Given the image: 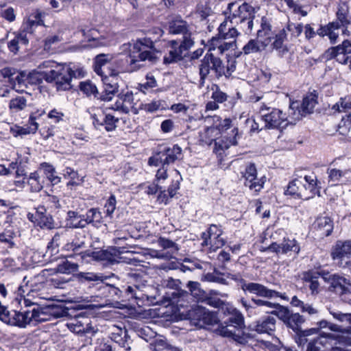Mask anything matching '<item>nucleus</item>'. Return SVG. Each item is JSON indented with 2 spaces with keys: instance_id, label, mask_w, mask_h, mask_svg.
I'll use <instances>...</instances> for the list:
<instances>
[{
  "instance_id": "obj_49",
  "label": "nucleus",
  "mask_w": 351,
  "mask_h": 351,
  "mask_svg": "<svg viewBox=\"0 0 351 351\" xmlns=\"http://www.w3.org/2000/svg\"><path fill=\"white\" fill-rule=\"evenodd\" d=\"M189 30L186 21L178 16L169 22V32L171 34H184Z\"/></svg>"
},
{
  "instance_id": "obj_25",
  "label": "nucleus",
  "mask_w": 351,
  "mask_h": 351,
  "mask_svg": "<svg viewBox=\"0 0 351 351\" xmlns=\"http://www.w3.org/2000/svg\"><path fill=\"white\" fill-rule=\"evenodd\" d=\"M231 134L223 138H217L215 141L213 152L218 156H222L225 150L228 149L232 145H237V137L239 136V130L237 127H234L231 130Z\"/></svg>"
},
{
  "instance_id": "obj_56",
  "label": "nucleus",
  "mask_w": 351,
  "mask_h": 351,
  "mask_svg": "<svg viewBox=\"0 0 351 351\" xmlns=\"http://www.w3.org/2000/svg\"><path fill=\"white\" fill-rule=\"evenodd\" d=\"M30 289V282L27 280V277H24L22 282L18 287L17 290L15 291V300L20 303L22 299H25V297L30 298V293L29 291Z\"/></svg>"
},
{
  "instance_id": "obj_63",
  "label": "nucleus",
  "mask_w": 351,
  "mask_h": 351,
  "mask_svg": "<svg viewBox=\"0 0 351 351\" xmlns=\"http://www.w3.org/2000/svg\"><path fill=\"white\" fill-rule=\"evenodd\" d=\"M117 199L114 194H110L108 198L106 200L104 208L106 217H109L110 219L113 217V213L116 209Z\"/></svg>"
},
{
  "instance_id": "obj_48",
  "label": "nucleus",
  "mask_w": 351,
  "mask_h": 351,
  "mask_svg": "<svg viewBox=\"0 0 351 351\" xmlns=\"http://www.w3.org/2000/svg\"><path fill=\"white\" fill-rule=\"evenodd\" d=\"M228 276L237 282L241 284V288L244 292H248L252 294L257 295L258 289L257 286H261V284L258 282H246V280L242 278L240 274H229Z\"/></svg>"
},
{
  "instance_id": "obj_40",
  "label": "nucleus",
  "mask_w": 351,
  "mask_h": 351,
  "mask_svg": "<svg viewBox=\"0 0 351 351\" xmlns=\"http://www.w3.org/2000/svg\"><path fill=\"white\" fill-rule=\"evenodd\" d=\"M318 104V93L316 90L308 92L302 99L299 111L302 114L312 113Z\"/></svg>"
},
{
  "instance_id": "obj_45",
  "label": "nucleus",
  "mask_w": 351,
  "mask_h": 351,
  "mask_svg": "<svg viewBox=\"0 0 351 351\" xmlns=\"http://www.w3.org/2000/svg\"><path fill=\"white\" fill-rule=\"evenodd\" d=\"M228 17L219 25L217 30V35L221 36L222 38L233 39L236 40L237 37L240 34L238 30L232 26L233 24L229 25Z\"/></svg>"
},
{
  "instance_id": "obj_62",
  "label": "nucleus",
  "mask_w": 351,
  "mask_h": 351,
  "mask_svg": "<svg viewBox=\"0 0 351 351\" xmlns=\"http://www.w3.org/2000/svg\"><path fill=\"white\" fill-rule=\"evenodd\" d=\"M348 14L349 10L347 5H343V6H339L336 12L337 19L332 22H337L339 25H343V23L350 25V21L348 19Z\"/></svg>"
},
{
  "instance_id": "obj_23",
  "label": "nucleus",
  "mask_w": 351,
  "mask_h": 351,
  "mask_svg": "<svg viewBox=\"0 0 351 351\" xmlns=\"http://www.w3.org/2000/svg\"><path fill=\"white\" fill-rule=\"evenodd\" d=\"M85 314V313H80L75 315V319L67 324V326L71 332L77 335H84L90 331L92 329L91 322Z\"/></svg>"
},
{
  "instance_id": "obj_36",
  "label": "nucleus",
  "mask_w": 351,
  "mask_h": 351,
  "mask_svg": "<svg viewBox=\"0 0 351 351\" xmlns=\"http://www.w3.org/2000/svg\"><path fill=\"white\" fill-rule=\"evenodd\" d=\"M268 43L261 39H250L242 48V51H238L236 57H239L242 53L245 56L251 53H261L268 47Z\"/></svg>"
},
{
  "instance_id": "obj_6",
  "label": "nucleus",
  "mask_w": 351,
  "mask_h": 351,
  "mask_svg": "<svg viewBox=\"0 0 351 351\" xmlns=\"http://www.w3.org/2000/svg\"><path fill=\"white\" fill-rule=\"evenodd\" d=\"M69 72V65L58 64L53 69L38 72L36 83L40 85L45 80L52 84L57 91H68L73 88Z\"/></svg>"
},
{
  "instance_id": "obj_29",
  "label": "nucleus",
  "mask_w": 351,
  "mask_h": 351,
  "mask_svg": "<svg viewBox=\"0 0 351 351\" xmlns=\"http://www.w3.org/2000/svg\"><path fill=\"white\" fill-rule=\"evenodd\" d=\"M37 169L40 170V173L44 176L47 185L53 186L61 182L62 178L57 175L56 168L52 164L43 162L39 164Z\"/></svg>"
},
{
  "instance_id": "obj_4",
  "label": "nucleus",
  "mask_w": 351,
  "mask_h": 351,
  "mask_svg": "<svg viewBox=\"0 0 351 351\" xmlns=\"http://www.w3.org/2000/svg\"><path fill=\"white\" fill-rule=\"evenodd\" d=\"M182 152L181 147L178 144H175L172 147L161 144L156 147V150L147 161L149 166H161V168L158 169L156 172L155 181L167 178V167L180 159Z\"/></svg>"
},
{
  "instance_id": "obj_3",
  "label": "nucleus",
  "mask_w": 351,
  "mask_h": 351,
  "mask_svg": "<svg viewBox=\"0 0 351 351\" xmlns=\"http://www.w3.org/2000/svg\"><path fill=\"white\" fill-rule=\"evenodd\" d=\"M278 310L271 311V314L276 315L286 326L290 333L293 335L295 343L299 347H304L308 342V337L316 332L315 329H302V324L306 322L304 315L299 313H293L288 307L279 304Z\"/></svg>"
},
{
  "instance_id": "obj_12",
  "label": "nucleus",
  "mask_w": 351,
  "mask_h": 351,
  "mask_svg": "<svg viewBox=\"0 0 351 351\" xmlns=\"http://www.w3.org/2000/svg\"><path fill=\"white\" fill-rule=\"evenodd\" d=\"M330 256L340 268H351V240H338L332 247Z\"/></svg>"
},
{
  "instance_id": "obj_9",
  "label": "nucleus",
  "mask_w": 351,
  "mask_h": 351,
  "mask_svg": "<svg viewBox=\"0 0 351 351\" xmlns=\"http://www.w3.org/2000/svg\"><path fill=\"white\" fill-rule=\"evenodd\" d=\"M182 319L189 320L191 325L199 328L213 326L220 322L218 313L210 311L206 307L199 305L192 306L185 313H181Z\"/></svg>"
},
{
  "instance_id": "obj_60",
  "label": "nucleus",
  "mask_w": 351,
  "mask_h": 351,
  "mask_svg": "<svg viewBox=\"0 0 351 351\" xmlns=\"http://www.w3.org/2000/svg\"><path fill=\"white\" fill-rule=\"evenodd\" d=\"M11 133L14 137L23 136L28 134H34L37 130H35L29 123H27L26 127L14 125L11 128Z\"/></svg>"
},
{
  "instance_id": "obj_53",
  "label": "nucleus",
  "mask_w": 351,
  "mask_h": 351,
  "mask_svg": "<svg viewBox=\"0 0 351 351\" xmlns=\"http://www.w3.org/2000/svg\"><path fill=\"white\" fill-rule=\"evenodd\" d=\"M187 287L190 294L197 302H202L207 294V292L200 287V284L198 282L189 281Z\"/></svg>"
},
{
  "instance_id": "obj_34",
  "label": "nucleus",
  "mask_w": 351,
  "mask_h": 351,
  "mask_svg": "<svg viewBox=\"0 0 351 351\" xmlns=\"http://www.w3.org/2000/svg\"><path fill=\"white\" fill-rule=\"evenodd\" d=\"M62 175L64 179L68 180L66 183L68 189L74 190L84 182V178L80 176L78 171L71 167H66Z\"/></svg>"
},
{
  "instance_id": "obj_31",
  "label": "nucleus",
  "mask_w": 351,
  "mask_h": 351,
  "mask_svg": "<svg viewBox=\"0 0 351 351\" xmlns=\"http://www.w3.org/2000/svg\"><path fill=\"white\" fill-rule=\"evenodd\" d=\"M348 25L343 23V25H339L337 22H328L326 24V29L324 30V34H328V40L330 44L332 45H335L339 41V35L336 30L341 28V33L343 36H350L351 32L348 29Z\"/></svg>"
},
{
  "instance_id": "obj_61",
  "label": "nucleus",
  "mask_w": 351,
  "mask_h": 351,
  "mask_svg": "<svg viewBox=\"0 0 351 351\" xmlns=\"http://www.w3.org/2000/svg\"><path fill=\"white\" fill-rule=\"evenodd\" d=\"M10 169H11V171H15L16 178H17L21 177L23 179L24 177L28 176L26 172V165L21 159L10 162Z\"/></svg>"
},
{
  "instance_id": "obj_44",
  "label": "nucleus",
  "mask_w": 351,
  "mask_h": 351,
  "mask_svg": "<svg viewBox=\"0 0 351 351\" xmlns=\"http://www.w3.org/2000/svg\"><path fill=\"white\" fill-rule=\"evenodd\" d=\"M169 44L172 49L169 51L167 55L164 56L163 63L165 64H170L182 60L183 53L178 48V40H170Z\"/></svg>"
},
{
  "instance_id": "obj_57",
  "label": "nucleus",
  "mask_w": 351,
  "mask_h": 351,
  "mask_svg": "<svg viewBox=\"0 0 351 351\" xmlns=\"http://www.w3.org/2000/svg\"><path fill=\"white\" fill-rule=\"evenodd\" d=\"M250 302L254 305L252 306L250 304V302L247 301L244 298L241 300V303L245 307V308L247 311L250 308L256 307V306H267L269 308H276L278 309V305L276 303L271 302L267 300H264L261 299H256L252 298Z\"/></svg>"
},
{
  "instance_id": "obj_47",
  "label": "nucleus",
  "mask_w": 351,
  "mask_h": 351,
  "mask_svg": "<svg viewBox=\"0 0 351 351\" xmlns=\"http://www.w3.org/2000/svg\"><path fill=\"white\" fill-rule=\"evenodd\" d=\"M155 43L147 37L137 38L130 51V54H137L147 49H154Z\"/></svg>"
},
{
  "instance_id": "obj_8",
  "label": "nucleus",
  "mask_w": 351,
  "mask_h": 351,
  "mask_svg": "<svg viewBox=\"0 0 351 351\" xmlns=\"http://www.w3.org/2000/svg\"><path fill=\"white\" fill-rule=\"evenodd\" d=\"M224 64L215 53L206 52L199 64V82L204 84L206 79H220L223 76Z\"/></svg>"
},
{
  "instance_id": "obj_1",
  "label": "nucleus",
  "mask_w": 351,
  "mask_h": 351,
  "mask_svg": "<svg viewBox=\"0 0 351 351\" xmlns=\"http://www.w3.org/2000/svg\"><path fill=\"white\" fill-rule=\"evenodd\" d=\"M139 291L138 286L135 285L125 284L121 287H115L113 285L100 282L97 284V292L93 301L98 304H94L97 308H103L111 306L123 308L128 307L132 302L138 304L140 299L137 295Z\"/></svg>"
},
{
  "instance_id": "obj_51",
  "label": "nucleus",
  "mask_w": 351,
  "mask_h": 351,
  "mask_svg": "<svg viewBox=\"0 0 351 351\" xmlns=\"http://www.w3.org/2000/svg\"><path fill=\"white\" fill-rule=\"evenodd\" d=\"M16 234L12 228H5L0 233V247L8 250L15 246L14 238Z\"/></svg>"
},
{
  "instance_id": "obj_16",
  "label": "nucleus",
  "mask_w": 351,
  "mask_h": 351,
  "mask_svg": "<svg viewBox=\"0 0 351 351\" xmlns=\"http://www.w3.org/2000/svg\"><path fill=\"white\" fill-rule=\"evenodd\" d=\"M141 66H136L132 64V56L129 54H123L117 56L108 66V73L119 77V73H130L138 70Z\"/></svg>"
},
{
  "instance_id": "obj_38",
  "label": "nucleus",
  "mask_w": 351,
  "mask_h": 351,
  "mask_svg": "<svg viewBox=\"0 0 351 351\" xmlns=\"http://www.w3.org/2000/svg\"><path fill=\"white\" fill-rule=\"evenodd\" d=\"M112 341L117 343L120 347L124 348L125 351H130V344L132 343L128 330L124 328H118L117 332H113L110 335Z\"/></svg>"
},
{
  "instance_id": "obj_52",
  "label": "nucleus",
  "mask_w": 351,
  "mask_h": 351,
  "mask_svg": "<svg viewBox=\"0 0 351 351\" xmlns=\"http://www.w3.org/2000/svg\"><path fill=\"white\" fill-rule=\"evenodd\" d=\"M257 288L258 289V290H257L258 293L256 295V296H258V297L264 298L266 299L280 298L282 300H287V301L289 300L285 293H282L276 290L270 289L262 284L261 285V286H257Z\"/></svg>"
},
{
  "instance_id": "obj_20",
  "label": "nucleus",
  "mask_w": 351,
  "mask_h": 351,
  "mask_svg": "<svg viewBox=\"0 0 351 351\" xmlns=\"http://www.w3.org/2000/svg\"><path fill=\"white\" fill-rule=\"evenodd\" d=\"M226 40V38H222L221 36L217 34L212 37L206 45L208 48L207 52L215 53L218 56L223 54L230 49H234L237 47L236 40L227 42Z\"/></svg>"
},
{
  "instance_id": "obj_11",
  "label": "nucleus",
  "mask_w": 351,
  "mask_h": 351,
  "mask_svg": "<svg viewBox=\"0 0 351 351\" xmlns=\"http://www.w3.org/2000/svg\"><path fill=\"white\" fill-rule=\"evenodd\" d=\"M261 120L264 121L265 129L282 130L289 124L286 113L278 108H263L260 110Z\"/></svg>"
},
{
  "instance_id": "obj_28",
  "label": "nucleus",
  "mask_w": 351,
  "mask_h": 351,
  "mask_svg": "<svg viewBox=\"0 0 351 351\" xmlns=\"http://www.w3.org/2000/svg\"><path fill=\"white\" fill-rule=\"evenodd\" d=\"M304 183L302 182V189L304 194H306L308 200L316 195L321 196V182L315 176L306 175L304 177Z\"/></svg>"
},
{
  "instance_id": "obj_32",
  "label": "nucleus",
  "mask_w": 351,
  "mask_h": 351,
  "mask_svg": "<svg viewBox=\"0 0 351 351\" xmlns=\"http://www.w3.org/2000/svg\"><path fill=\"white\" fill-rule=\"evenodd\" d=\"M23 184H27L29 186V191L32 193H38L43 190L45 185L44 176L40 173V170L36 169L32 172L27 177H24L22 180Z\"/></svg>"
},
{
  "instance_id": "obj_13",
  "label": "nucleus",
  "mask_w": 351,
  "mask_h": 351,
  "mask_svg": "<svg viewBox=\"0 0 351 351\" xmlns=\"http://www.w3.org/2000/svg\"><path fill=\"white\" fill-rule=\"evenodd\" d=\"M120 254L121 252L116 247H112L110 250H86L80 253L83 260H86V261H102L108 265H114L118 263V259L120 258Z\"/></svg>"
},
{
  "instance_id": "obj_18",
  "label": "nucleus",
  "mask_w": 351,
  "mask_h": 351,
  "mask_svg": "<svg viewBox=\"0 0 351 351\" xmlns=\"http://www.w3.org/2000/svg\"><path fill=\"white\" fill-rule=\"evenodd\" d=\"M106 108L97 113H93L90 115L93 124L96 129L103 127L106 132H112L117 128L119 119L115 117L110 113H108Z\"/></svg>"
},
{
  "instance_id": "obj_5",
  "label": "nucleus",
  "mask_w": 351,
  "mask_h": 351,
  "mask_svg": "<svg viewBox=\"0 0 351 351\" xmlns=\"http://www.w3.org/2000/svg\"><path fill=\"white\" fill-rule=\"evenodd\" d=\"M272 28V19L267 16H263L261 18L259 29L256 32L257 38L268 43V45H270L272 50L285 54L289 51L287 46L285 44L287 40V33L285 29L282 28L274 34Z\"/></svg>"
},
{
  "instance_id": "obj_41",
  "label": "nucleus",
  "mask_w": 351,
  "mask_h": 351,
  "mask_svg": "<svg viewBox=\"0 0 351 351\" xmlns=\"http://www.w3.org/2000/svg\"><path fill=\"white\" fill-rule=\"evenodd\" d=\"M318 279L317 271H315V268L308 269L302 273V280L304 283L308 284L311 294L319 293L320 285Z\"/></svg>"
},
{
  "instance_id": "obj_19",
  "label": "nucleus",
  "mask_w": 351,
  "mask_h": 351,
  "mask_svg": "<svg viewBox=\"0 0 351 351\" xmlns=\"http://www.w3.org/2000/svg\"><path fill=\"white\" fill-rule=\"evenodd\" d=\"M267 250L276 254H287L292 252L295 256H298L301 247L300 243L295 239H291L289 237H283L280 243L276 241L272 242L267 247Z\"/></svg>"
},
{
  "instance_id": "obj_39",
  "label": "nucleus",
  "mask_w": 351,
  "mask_h": 351,
  "mask_svg": "<svg viewBox=\"0 0 351 351\" xmlns=\"http://www.w3.org/2000/svg\"><path fill=\"white\" fill-rule=\"evenodd\" d=\"M205 120L212 123V127L216 128L219 135L226 132L228 129L234 128L232 127V120L230 118L222 119L219 116L214 115L207 116Z\"/></svg>"
},
{
  "instance_id": "obj_2",
  "label": "nucleus",
  "mask_w": 351,
  "mask_h": 351,
  "mask_svg": "<svg viewBox=\"0 0 351 351\" xmlns=\"http://www.w3.org/2000/svg\"><path fill=\"white\" fill-rule=\"evenodd\" d=\"M228 308V311H224L221 313L228 317L224 321L223 324L219 323L217 324L218 327L215 330L216 333L223 337L231 338L240 345L248 346L252 348L256 346L258 340L254 333L242 331L241 335H237L234 331L228 328V326H233L238 329L245 328V320L243 314L231 303Z\"/></svg>"
},
{
  "instance_id": "obj_21",
  "label": "nucleus",
  "mask_w": 351,
  "mask_h": 351,
  "mask_svg": "<svg viewBox=\"0 0 351 351\" xmlns=\"http://www.w3.org/2000/svg\"><path fill=\"white\" fill-rule=\"evenodd\" d=\"M134 105V95L132 91L128 90L123 93L122 90L117 95V99L114 104L106 107V110L118 111L123 114H128Z\"/></svg>"
},
{
  "instance_id": "obj_27",
  "label": "nucleus",
  "mask_w": 351,
  "mask_h": 351,
  "mask_svg": "<svg viewBox=\"0 0 351 351\" xmlns=\"http://www.w3.org/2000/svg\"><path fill=\"white\" fill-rule=\"evenodd\" d=\"M302 176H298L290 180L285 187L283 194L293 199L308 200L306 194L302 192V182L300 180Z\"/></svg>"
},
{
  "instance_id": "obj_15",
  "label": "nucleus",
  "mask_w": 351,
  "mask_h": 351,
  "mask_svg": "<svg viewBox=\"0 0 351 351\" xmlns=\"http://www.w3.org/2000/svg\"><path fill=\"white\" fill-rule=\"evenodd\" d=\"M241 179L244 180L243 184L250 190L259 192L263 187L266 181L265 176L257 178V169L254 162L247 163L243 171H241Z\"/></svg>"
},
{
  "instance_id": "obj_64",
  "label": "nucleus",
  "mask_w": 351,
  "mask_h": 351,
  "mask_svg": "<svg viewBox=\"0 0 351 351\" xmlns=\"http://www.w3.org/2000/svg\"><path fill=\"white\" fill-rule=\"evenodd\" d=\"M202 280L220 285H228L226 279L223 278V274L216 271L215 270L213 273H207L204 274L202 277Z\"/></svg>"
},
{
  "instance_id": "obj_50",
  "label": "nucleus",
  "mask_w": 351,
  "mask_h": 351,
  "mask_svg": "<svg viewBox=\"0 0 351 351\" xmlns=\"http://www.w3.org/2000/svg\"><path fill=\"white\" fill-rule=\"evenodd\" d=\"M110 63L111 62L109 54H98L93 59V71L97 75H99L100 77L106 75L102 70L103 66H105L108 64L110 65Z\"/></svg>"
},
{
  "instance_id": "obj_43",
  "label": "nucleus",
  "mask_w": 351,
  "mask_h": 351,
  "mask_svg": "<svg viewBox=\"0 0 351 351\" xmlns=\"http://www.w3.org/2000/svg\"><path fill=\"white\" fill-rule=\"evenodd\" d=\"M157 52L158 50L155 47L154 49L141 51L137 54H131L132 64H135L136 66H141L138 64L139 62H145L147 60L151 63H156L158 60L156 56Z\"/></svg>"
},
{
  "instance_id": "obj_55",
  "label": "nucleus",
  "mask_w": 351,
  "mask_h": 351,
  "mask_svg": "<svg viewBox=\"0 0 351 351\" xmlns=\"http://www.w3.org/2000/svg\"><path fill=\"white\" fill-rule=\"evenodd\" d=\"M186 293V292L183 291L180 287L170 289V290L165 291L162 297V301L164 302H168V304H173L174 302H178V299L184 296Z\"/></svg>"
},
{
  "instance_id": "obj_59",
  "label": "nucleus",
  "mask_w": 351,
  "mask_h": 351,
  "mask_svg": "<svg viewBox=\"0 0 351 351\" xmlns=\"http://www.w3.org/2000/svg\"><path fill=\"white\" fill-rule=\"evenodd\" d=\"M9 109L12 112H18L24 110L27 106V99L23 96H16L10 100Z\"/></svg>"
},
{
  "instance_id": "obj_58",
  "label": "nucleus",
  "mask_w": 351,
  "mask_h": 351,
  "mask_svg": "<svg viewBox=\"0 0 351 351\" xmlns=\"http://www.w3.org/2000/svg\"><path fill=\"white\" fill-rule=\"evenodd\" d=\"M290 304L292 306L300 308L302 313H307L308 315L317 313V310L312 306L311 304L304 303L300 300L296 295L292 297Z\"/></svg>"
},
{
  "instance_id": "obj_14",
  "label": "nucleus",
  "mask_w": 351,
  "mask_h": 351,
  "mask_svg": "<svg viewBox=\"0 0 351 351\" xmlns=\"http://www.w3.org/2000/svg\"><path fill=\"white\" fill-rule=\"evenodd\" d=\"M27 219L33 223L35 228L41 230H52L55 228L53 216L49 213L43 205H38L34 208L33 212H28Z\"/></svg>"
},
{
  "instance_id": "obj_26",
  "label": "nucleus",
  "mask_w": 351,
  "mask_h": 351,
  "mask_svg": "<svg viewBox=\"0 0 351 351\" xmlns=\"http://www.w3.org/2000/svg\"><path fill=\"white\" fill-rule=\"evenodd\" d=\"M276 318L272 315H265L254 322L253 331L258 334L271 335L276 330Z\"/></svg>"
},
{
  "instance_id": "obj_10",
  "label": "nucleus",
  "mask_w": 351,
  "mask_h": 351,
  "mask_svg": "<svg viewBox=\"0 0 351 351\" xmlns=\"http://www.w3.org/2000/svg\"><path fill=\"white\" fill-rule=\"evenodd\" d=\"M351 40L345 39L341 44L335 46H331L326 49L317 58L316 61L326 63L330 60L335 59L338 63L346 65L350 60V67L351 69Z\"/></svg>"
},
{
  "instance_id": "obj_54",
  "label": "nucleus",
  "mask_w": 351,
  "mask_h": 351,
  "mask_svg": "<svg viewBox=\"0 0 351 351\" xmlns=\"http://www.w3.org/2000/svg\"><path fill=\"white\" fill-rule=\"evenodd\" d=\"M326 27V25L320 24L317 29L315 31L311 24H306L304 25V36L306 40L310 41L314 38L316 35H318L320 38H324L325 36L328 38V34H324Z\"/></svg>"
},
{
  "instance_id": "obj_24",
  "label": "nucleus",
  "mask_w": 351,
  "mask_h": 351,
  "mask_svg": "<svg viewBox=\"0 0 351 351\" xmlns=\"http://www.w3.org/2000/svg\"><path fill=\"white\" fill-rule=\"evenodd\" d=\"M88 224H91L97 228H101L104 225V217L99 208H91L88 209L83 218L80 219L77 227L85 228Z\"/></svg>"
},
{
  "instance_id": "obj_42",
  "label": "nucleus",
  "mask_w": 351,
  "mask_h": 351,
  "mask_svg": "<svg viewBox=\"0 0 351 351\" xmlns=\"http://www.w3.org/2000/svg\"><path fill=\"white\" fill-rule=\"evenodd\" d=\"M79 90L82 93L83 95L89 98H94L97 100L100 101V93L96 86L90 80H86L84 81L80 82L78 84Z\"/></svg>"
},
{
  "instance_id": "obj_46",
  "label": "nucleus",
  "mask_w": 351,
  "mask_h": 351,
  "mask_svg": "<svg viewBox=\"0 0 351 351\" xmlns=\"http://www.w3.org/2000/svg\"><path fill=\"white\" fill-rule=\"evenodd\" d=\"M215 128L212 125L206 127L204 131L199 132V143L201 145H210L218 138L219 134Z\"/></svg>"
},
{
  "instance_id": "obj_35",
  "label": "nucleus",
  "mask_w": 351,
  "mask_h": 351,
  "mask_svg": "<svg viewBox=\"0 0 351 351\" xmlns=\"http://www.w3.org/2000/svg\"><path fill=\"white\" fill-rule=\"evenodd\" d=\"M202 302L205 303L211 307L217 308L218 311L217 312L218 313H221L224 311H228V306L230 304L228 302L221 300L218 297L217 292L214 290H210L207 293Z\"/></svg>"
},
{
  "instance_id": "obj_17",
  "label": "nucleus",
  "mask_w": 351,
  "mask_h": 351,
  "mask_svg": "<svg viewBox=\"0 0 351 351\" xmlns=\"http://www.w3.org/2000/svg\"><path fill=\"white\" fill-rule=\"evenodd\" d=\"M101 77L103 82V90L100 93V101L108 102L111 101L119 93V77L108 73Z\"/></svg>"
},
{
  "instance_id": "obj_22",
  "label": "nucleus",
  "mask_w": 351,
  "mask_h": 351,
  "mask_svg": "<svg viewBox=\"0 0 351 351\" xmlns=\"http://www.w3.org/2000/svg\"><path fill=\"white\" fill-rule=\"evenodd\" d=\"M30 282V298H39L43 300H49L51 298L49 289L51 283L49 280H39L38 279H34Z\"/></svg>"
},
{
  "instance_id": "obj_30",
  "label": "nucleus",
  "mask_w": 351,
  "mask_h": 351,
  "mask_svg": "<svg viewBox=\"0 0 351 351\" xmlns=\"http://www.w3.org/2000/svg\"><path fill=\"white\" fill-rule=\"evenodd\" d=\"M329 290L340 295L351 294V283L350 280L337 274L331 279Z\"/></svg>"
},
{
  "instance_id": "obj_33",
  "label": "nucleus",
  "mask_w": 351,
  "mask_h": 351,
  "mask_svg": "<svg viewBox=\"0 0 351 351\" xmlns=\"http://www.w3.org/2000/svg\"><path fill=\"white\" fill-rule=\"evenodd\" d=\"M312 228L321 237H328L333 230V221L329 217H318L313 222Z\"/></svg>"
},
{
  "instance_id": "obj_7",
  "label": "nucleus",
  "mask_w": 351,
  "mask_h": 351,
  "mask_svg": "<svg viewBox=\"0 0 351 351\" xmlns=\"http://www.w3.org/2000/svg\"><path fill=\"white\" fill-rule=\"evenodd\" d=\"M229 14V19L231 24L239 25V23L247 22V27H245L246 32L252 31L254 27V19L255 18V8L247 2L239 5L237 1L228 3L227 10L224 12Z\"/></svg>"
},
{
  "instance_id": "obj_37",
  "label": "nucleus",
  "mask_w": 351,
  "mask_h": 351,
  "mask_svg": "<svg viewBox=\"0 0 351 351\" xmlns=\"http://www.w3.org/2000/svg\"><path fill=\"white\" fill-rule=\"evenodd\" d=\"M38 26H45V25L43 20V14L37 9L29 15L21 27L25 29L26 32H29V34H33L36 28Z\"/></svg>"
}]
</instances>
